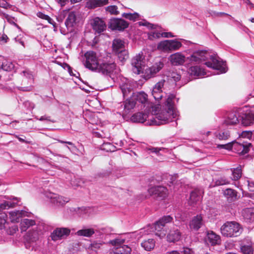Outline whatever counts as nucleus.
Listing matches in <instances>:
<instances>
[{"label": "nucleus", "instance_id": "nucleus-1", "mask_svg": "<svg viewBox=\"0 0 254 254\" xmlns=\"http://www.w3.org/2000/svg\"><path fill=\"white\" fill-rule=\"evenodd\" d=\"M175 96L169 94L164 103L163 109L157 114L155 118L151 121L153 125H160L173 122V119L179 116V112L174 105Z\"/></svg>", "mask_w": 254, "mask_h": 254}, {"label": "nucleus", "instance_id": "nucleus-2", "mask_svg": "<svg viewBox=\"0 0 254 254\" xmlns=\"http://www.w3.org/2000/svg\"><path fill=\"white\" fill-rule=\"evenodd\" d=\"M221 234L226 237H236L242 233L240 225L235 221H227L220 228Z\"/></svg>", "mask_w": 254, "mask_h": 254}, {"label": "nucleus", "instance_id": "nucleus-3", "mask_svg": "<svg viewBox=\"0 0 254 254\" xmlns=\"http://www.w3.org/2000/svg\"><path fill=\"white\" fill-rule=\"evenodd\" d=\"M173 218L169 215L164 216L154 225L150 226L152 229L151 231L154 232L155 234L160 238L164 237L166 234V231L164 227L166 223L171 222Z\"/></svg>", "mask_w": 254, "mask_h": 254}, {"label": "nucleus", "instance_id": "nucleus-4", "mask_svg": "<svg viewBox=\"0 0 254 254\" xmlns=\"http://www.w3.org/2000/svg\"><path fill=\"white\" fill-rule=\"evenodd\" d=\"M250 146H251V143L244 144L236 141H233L225 144L218 145V147L219 148H224L228 150L234 149L239 154H245L249 151V147Z\"/></svg>", "mask_w": 254, "mask_h": 254}, {"label": "nucleus", "instance_id": "nucleus-5", "mask_svg": "<svg viewBox=\"0 0 254 254\" xmlns=\"http://www.w3.org/2000/svg\"><path fill=\"white\" fill-rule=\"evenodd\" d=\"M182 46V43L176 39L167 40L160 42L158 44L157 48L163 52H170L178 50Z\"/></svg>", "mask_w": 254, "mask_h": 254}, {"label": "nucleus", "instance_id": "nucleus-6", "mask_svg": "<svg viewBox=\"0 0 254 254\" xmlns=\"http://www.w3.org/2000/svg\"><path fill=\"white\" fill-rule=\"evenodd\" d=\"M86 61L85 66L91 70L96 71L100 63L96 54L93 51L87 52L84 55Z\"/></svg>", "mask_w": 254, "mask_h": 254}, {"label": "nucleus", "instance_id": "nucleus-7", "mask_svg": "<svg viewBox=\"0 0 254 254\" xmlns=\"http://www.w3.org/2000/svg\"><path fill=\"white\" fill-rule=\"evenodd\" d=\"M131 64L133 73L136 74L142 73L145 64L143 54H138L134 56L131 59Z\"/></svg>", "mask_w": 254, "mask_h": 254}, {"label": "nucleus", "instance_id": "nucleus-8", "mask_svg": "<svg viewBox=\"0 0 254 254\" xmlns=\"http://www.w3.org/2000/svg\"><path fill=\"white\" fill-rule=\"evenodd\" d=\"M115 67L116 64L114 62L104 60L102 63H100L96 72L108 75L113 72Z\"/></svg>", "mask_w": 254, "mask_h": 254}, {"label": "nucleus", "instance_id": "nucleus-9", "mask_svg": "<svg viewBox=\"0 0 254 254\" xmlns=\"http://www.w3.org/2000/svg\"><path fill=\"white\" fill-rule=\"evenodd\" d=\"M211 62H207L205 64L209 67L219 70L221 73L227 71L226 64L223 61H220L217 57L211 56Z\"/></svg>", "mask_w": 254, "mask_h": 254}, {"label": "nucleus", "instance_id": "nucleus-10", "mask_svg": "<svg viewBox=\"0 0 254 254\" xmlns=\"http://www.w3.org/2000/svg\"><path fill=\"white\" fill-rule=\"evenodd\" d=\"M44 231V226L42 224H39L35 229L28 231L27 233V239L30 242H36L43 234Z\"/></svg>", "mask_w": 254, "mask_h": 254}, {"label": "nucleus", "instance_id": "nucleus-11", "mask_svg": "<svg viewBox=\"0 0 254 254\" xmlns=\"http://www.w3.org/2000/svg\"><path fill=\"white\" fill-rule=\"evenodd\" d=\"M149 194L154 198L163 199L168 194L167 189L163 186H156L151 187L148 190Z\"/></svg>", "mask_w": 254, "mask_h": 254}, {"label": "nucleus", "instance_id": "nucleus-12", "mask_svg": "<svg viewBox=\"0 0 254 254\" xmlns=\"http://www.w3.org/2000/svg\"><path fill=\"white\" fill-rule=\"evenodd\" d=\"M128 23L123 19H111L109 22V27L112 30H123L128 27Z\"/></svg>", "mask_w": 254, "mask_h": 254}, {"label": "nucleus", "instance_id": "nucleus-13", "mask_svg": "<svg viewBox=\"0 0 254 254\" xmlns=\"http://www.w3.org/2000/svg\"><path fill=\"white\" fill-rule=\"evenodd\" d=\"M93 29L96 33H101L106 28V24L102 19L96 17L93 18L91 22Z\"/></svg>", "mask_w": 254, "mask_h": 254}, {"label": "nucleus", "instance_id": "nucleus-14", "mask_svg": "<svg viewBox=\"0 0 254 254\" xmlns=\"http://www.w3.org/2000/svg\"><path fill=\"white\" fill-rule=\"evenodd\" d=\"M165 82V80L164 79L160 80L154 86L152 89V95L157 101L160 100L163 96L162 88Z\"/></svg>", "mask_w": 254, "mask_h": 254}, {"label": "nucleus", "instance_id": "nucleus-15", "mask_svg": "<svg viewBox=\"0 0 254 254\" xmlns=\"http://www.w3.org/2000/svg\"><path fill=\"white\" fill-rule=\"evenodd\" d=\"M70 232V230L67 228H57L51 234V237L52 240L56 241L58 240L62 239L69 235Z\"/></svg>", "mask_w": 254, "mask_h": 254}, {"label": "nucleus", "instance_id": "nucleus-16", "mask_svg": "<svg viewBox=\"0 0 254 254\" xmlns=\"http://www.w3.org/2000/svg\"><path fill=\"white\" fill-rule=\"evenodd\" d=\"M208 53L205 51H197L194 52L188 59L191 62L199 63L208 59Z\"/></svg>", "mask_w": 254, "mask_h": 254}, {"label": "nucleus", "instance_id": "nucleus-17", "mask_svg": "<svg viewBox=\"0 0 254 254\" xmlns=\"http://www.w3.org/2000/svg\"><path fill=\"white\" fill-rule=\"evenodd\" d=\"M31 213L24 210H14L9 212V218L12 223H17L21 218L24 216L29 217Z\"/></svg>", "mask_w": 254, "mask_h": 254}, {"label": "nucleus", "instance_id": "nucleus-18", "mask_svg": "<svg viewBox=\"0 0 254 254\" xmlns=\"http://www.w3.org/2000/svg\"><path fill=\"white\" fill-rule=\"evenodd\" d=\"M52 203L57 206H63L69 201V198L56 193H50L48 195Z\"/></svg>", "mask_w": 254, "mask_h": 254}, {"label": "nucleus", "instance_id": "nucleus-19", "mask_svg": "<svg viewBox=\"0 0 254 254\" xmlns=\"http://www.w3.org/2000/svg\"><path fill=\"white\" fill-rule=\"evenodd\" d=\"M76 15L74 12H69L68 16L65 21L64 24L67 28V31H62V33L64 34L71 32L72 30V27L75 23Z\"/></svg>", "mask_w": 254, "mask_h": 254}, {"label": "nucleus", "instance_id": "nucleus-20", "mask_svg": "<svg viewBox=\"0 0 254 254\" xmlns=\"http://www.w3.org/2000/svg\"><path fill=\"white\" fill-rule=\"evenodd\" d=\"M169 60L172 64L174 65H182L185 63L186 58L181 53H176L171 55L169 57Z\"/></svg>", "mask_w": 254, "mask_h": 254}, {"label": "nucleus", "instance_id": "nucleus-21", "mask_svg": "<svg viewBox=\"0 0 254 254\" xmlns=\"http://www.w3.org/2000/svg\"><path fill=\"white\" fill-rule=\"evenodd\" d=\"M164 64L162 62H159L156 63L152 66L146 68L145 70V73L147 78H150L154 76L157 72H158L163 67Z\"/></svg>", "mask_w": 254, "mask_h": 254}, {"label": "nucleus", "instance_id": "nucleus-22", "mask_svg": "<svg viewBox=\"0 0 254 254\" xmlns=\"http://www.w3.org/2000/svg\"><path fill=\"white\" fill-rule=\"evenodd\" d=\"M239 114L236 112L229 113L227 118L224 121V123L227 125H234L239 123L240 119Z\"/></svg>", "mask_w": 254, "mask_h": 254}, {"label": "nucleus", "instance_id": "nucleus-23", "mask_svg": "<svg viewBox=\"0 0 254 254\" xmlns=\"http://www.w3.org/2000/svg\"><path fill=\"white\" fill-rule=\"evenodd\" d=\"M240 120L244 126H251L254 124V113L249 112L244 114L241 116Z\"/></svg>", "mask_w": 254, "mask_h": 254}, {"label": "nucleus", "instance_id": "nucleus-24", "mask_svg": "<svg viewBox=\"0 0 254 254\" xmlns=\"http://www.w3.org/2000/svg\"><path fill=\"white\" fill-rule=\"evenodd\" d=\"M181 238V233L178 229H173L170 231L167 235V241L171 243L179 241Z\"/></svg>", "mask_w": 254, "mask_h": 254}, {"label": "nucleus", "instance_id": "nucleus-25", "mask_svg": "<svg viewBox=\"0 0 254 254\" xmlns=\"http://www.w3.org/2000/svg\"><path fill=\"white\" fill-rule=\"evenodd\" d=\"M108 3L109 0H90L86 2V7L90 9H94Z\"/></svg>", "mask_w": 254, "mask_h": 254}, {"label": "nucleus", "instance_id": "nucleus-26", "mask_svg": "<svg viewBox=\"0 0 254 254\" xmlns=\"http://www.w3.org/2000/svg\"><path fill=\"white\" fill-rule=\"evenodd\" d=\"M206 241L211 245H219L220 243V237L213 231L208 232Z\"/></svg>", "mask_w": 254, "mask_h": 254}, {"label": "nucleus", "instance_id": "nucleus-27", "mask_svg": "<svg viewBox=\"0 0 254 254\" xmlns=\"http://www.w3.org/2000/svg\"><path fill=\"white\" fill-rule=\"evenodd\" d=\"M36 224V221L34 219L23 218L21 220L20 229L22 232H25L30 227L33 226Z\"/></svg>", "mask_w": 254, "mask_h": 254}, {"label": "nucleus", "instance_id": "nucleus-28", "mask_svg": "<svg viewBox=\"0 0 254 254\" xmlns=\"http://www.w3.org/2000/svg\"><path fill=\"white\" fill-rule=\"evenodd\" d=\"M19 198L17 197H13L12 199L7 201H4L0 203V210L8 209L11 207H14L17 205H19Z\"/></svg>", "mask_w": 254, "mask_h": 254}, {"label": "nucleus", "instance_id": "nucleus-29", "mask_svg": "<svg viewBox=\"0 0 254 254\" xmlns=\"http://www.w3.org/2000/svg\"><path fill=\"white\" fill-rule=\"evenodd\" d=\"M242 213L246 221L250 222L254 221V207L245 208Z\"/></svg>", "mask_w": 254, "mask_h": 254}, {"label": "nucleus", "instance_id": "nucleus-30", "mask_svg": "<svg viewBox=\"0 0 254 254\" xmlns=\"http://www.w3.org/2000/svg\"><path fill=\"white\" fill-rule=\"evenodd\" d=\"M203 225L202 217L201 215L195 216L190 222V228L194 230H198Z\"/></svg>", "mask_w": 254, "mask_h": 254}, {"label": "nucleus", "instance_id": "nucleus-31", "mask_svg": "<svg viewBox=\"0 0 254 254\" xmlns=\"http://www.w3.org/2000/svg\"><path fill=\"white\" fill-rule=\"evenodd\" d=\"M135 102L144 104L147 102V95L144 92L134 93L132 96Z\"/></svg>", "mask_w": 254, "mask_h": 254}, {"label": "nucleus", "instance_id": "nucleus-32", "mask_svg": "<svg viewBox=\"0 0 254 254\" xmlns=\"http://www.w3.org/2000/svg\"><path fill=\"white\" fill-rule=\"evenodd\" d=\"M240 249L244 254H253L254 249L251 242H246L243 241L241 244Z\"/></svg>", "mask_w": 254, "mask_h": 254}, {"label": "nucleus", "instance_id": "nucleus-33", "mask_svg": "<svg viewBox=\"0 0 254 254\" xmlns=\"http://www.w3.org/2000/svg\"><path fill=\"white\" fill-rule=\"evenodd\" d=\"M113 50L115 53L123 51L125 49V42L119 39H115L112 44Z\"/></svg>", "mask_w": 254, "mask_h": 254}, {"label": "nucleus", "instance_id": "nucleus-34", "mask_svg": "<svg viewBox=\"0 0 254 254\" xmlns=\"http://www.w3.org/2000/svg\"><path fill=\"white\" fill-rule=\"evenodd\" d=\"M148 116L146 114L138 112L134 114L131 117V120L133 122L144 123Z\"/></svg>", "mask_w": 254, "mask_h": 254}, {"label": "nucleus", "instance_id": "nucleus-35", "mask_svg": "<svg viewBox=\"0 0 254 254\" xmlns=\"http://www.w3.org/2000/svg\"><path fill=\"white\" fill-rule=\"evenodd\" d=\"M95 233V231L93 228H84L76 232V235L78 236H83L90 237Z\"/></svg>", "mask_w": 254, "mask_h": 254}, {"label": "nucleus", "instance_id": "nucleus-36", "mask_svg": "<svg viewBox=\"0 0 254 254\" xmlns=\"http://www.w3.org/2000/svg\"><path fill=\"white\" fill-rule=\"evenodd\" d=\"M131 249L127 245H123L115 249V254H130Z\"/></svg>", "mask_w": 254, "mask_h": 254}, {"label": "nucleus", "instance_id": "nucleus-37", "mask_svg": "<svg viewBox=\"0 0 254 254\" xmlns=\"http://www.w3.org/2000/svg\"><path fill=\"white\" fill-rule=\"evenodd\" d=\"M189 73L191 75L199 76L204 75V71L198 66H193L189 69Z\"/></svg>", "mask_w": 254, "mask_h": 254}, {"label": "nucleus", "instance_id": "nucleus-38", "mask_svg": "<svg viewBox=\"0 0 254 254\" xmlns=\"http://www.w3.org/2000/svg\"><path fill=\"white\" fill-rule=\"evenodd\" d=\"M155 242L152 239H149L141 243V245L146 251H150L155 247Z\"/></svg>", "mask_w": 254, "mask_h": 254}, {"label": "nucleus", "instance_id": "nucleus-39", "mask_svg": "<svg viewBox=\"0 0 254 254\" xmlns=\"http://www.w3.org/2000/svg\"><path fill=\"white\" fill-rule=\"evenodd\" d=\"M120 88L124 97L127 96L128 94L132 90L131 86L128 82H127V79H126V82L125 83H123L120 85Z\"/></svg>", "mask_w": 254, "mask_h": 254}, {"label": "nucleus", "instance_id": "nucleus-40", "mask_svg": "<svg viewBox=\"0 0 254 254\" xmlns=\"http://www.w3.org/2000/svg\"><path fill=\"white\" fill-rule=\"evenodd\" d=\"M224 194L227 197L229 201H233L236 199L237 192L234 190L227 189L225 190Z\"/></svg>", "mask_w": 254, "mask_h": 254}, {"label": "nucleus", "instance_id": "nucleus-41", "mask_svg": "<svg viewBox=\"0 0 254 254\" xmlns=\"http://www.w3.org/2000/svg\"><path fill=\"white\" fill-rule=\"evenodd\" d=\"M232 172V180L234 181L238 180L242 176V168L241 166L235 169H231Z\"/></svg>", "mask_w": 254, "mask_h": 254}, {"label": "nucleus", "instance_id": "nucleus-42", "mask_svg": "<svg viewBox=\"0 0 254 254\" xmlns=\"http://www.w3.org/2000/svg\"><path fill=\"white\" fill-rule=\"evenodd\" d=\"M200 191L198 190H194L191 191L190 194V201L192 203L198 201L200 198Z\"/></svg>", "mask_w": 254, "mask_h": 254}, {"label": "nucleus", "instance_id": "nucleus-43", "mask_svg": "<svg viewBox=\"0 0 254 254\" xmlns=\"http://www.w3.org/2000/svg\"><path fill=\"white\" fill-rule=\"evenodd\" d=\"M136 104V102H135L134 100H133V97H131L130 99L127 100L125 102V109H126L127 110H130L133 109L135 107Z\"/></svg>", "mask_w": 254, "mask_h": 254}, {"label": "nucleus", "instance_id": "nucleus-44", "mask_svg": "<svg viewBox=\"0 0 254 254\" xmlns=\"http://www.w3.org/2000/svg\"><path fill=\"white\" fill-rule=\"evenodd\" d=\"M104 243L100 241H95L91 243L89 247L92 251H97L103 246Z\"/></svg>", "mask_w": 254, "mask_h": 254}, {"label": "nucleus", "instance_id": "nucleus-45", "mask_svg": "<svg viewBox=\"0 0 254 254\" xmlns=\"http://www.w3.org/2000/svg\"><path fill=\"white\" fill-rule=\"evenodd\" d=\"M0 67L4 70L10 71L13 69L14 65L12 63L5 61L0 64Z\"/></svg>", "mask_w": 254, "mask_h": 254}, {"label": "nucleus", "instance_id": "nucleus-46", "mask_svg": "<svg viewBox=\"0 0 254 254\" xmlns=\"http://www.w3.org/2000/svg\"><path fill=\"white\" fill-rule=\"evenodd\" d=\"M122 16L126 19L135 21L138 18L139 14L137 13H124L122 14Z\"/></svg>", "mask_w": 254, "mask_h": 254}, {"label": "nucleus", "instance_id": "nucleus-47", "mask_svg": "<svg viewBox=\"0 0 254 254\" xmlns=\"http://www.w3.org/2000/svg\"><path fill=\"white\" fill-rule=\"evenodd\" d=\"M37 16L39 18L47 20L49 23L52 24L54 26H55V22L48 15H46L41 12H38L37 13Z\"/></svg>", "mask_w": 254, "mask_h": 254}, {"label": "nucleus", "instance_id": "nucleus-48", "mask_svg": "<svg viewBox=\"0 0 254 254\" xmlns=\"http://www.w3.org/2000/svg\"><path fill=\"white\" fill-rule=\"evenodd\" d=\"M118 9V7L116 5H110L106 7V11L113 15L119 14V11Z\"/></svg>", "mask_w": 254, "mask_h": 254}, {"label": "nucleus", "instance_id": "nucleus-49", "mask_svg": "<svg viewBox=\"0 0 254 254\" xmlns=\"http://www.w3.org/2000/svg\"><path fill=\"white\" fill-rule=\"evenodd\" d=\"M125 242L124 239L118 238L114 240H111L109 242L110 244L112 245L116 246L117 247H121Z\"/></svg>", "mask_w": 254, "mask_h": 254}, {"label": "nucleus", "instance_id": "nucleus-50", "mask_svg": "<svg viewBox=\"0 0 254 254\" xmlns=\"http://www.w3.org/2000/svg\"><path fill=\"white\" fill-rule=\"evenodd\" d=\"M161 37V33L157 31H151L148 34V38L150 40L159 39Z\"/></svg>", "mask_w": 254, "mask_h": 254}, {"label": "nucleus", "instance_id": "nucleus-51", "mask_svg": "<svg viewBox=\"0 0 254 254\" xmlns=\"http://www.w3.org/2000/svg\"><path fill=\"white\" fill-rule=\"evenodd\" d=\"M115 54L117 55L118 57L121 62H123L127 59L128 57L127 52L126 50H123V51H120L119 53H116Z\"/></svg>", "mask_w": 254, "mask_h": 254}, {"label": "nucleus", "instance_id": "nucleus-52", "mask_svg": "<svg viewBox=\"0 0 254 254\" xmlns=\"http://www.w3.org/2000/svg\"><path fill=\"white\" fill-rule=\"evenodd\" d=\"M6 214L5 213H0V229L4 228L6 223Z\"/></svg>", "mask_w": 254, "mask_h": 254}, {"label": "nucleus", "instance_id": "nucleus-53", "mask_svg": "<svg viewBox=\"0 0 254 254\" xmlns=\"http://www.w3.org/2000/svg\"><path fill=\"white\" fill-rule=\"evenodd\" d=\"M229 136L230 134L228 131H224L219 133L217 137L220 140H226L228 139Z\"/></svg>", "mask_w": 254, "mask_h": 254}, {"label": "nucleus", "instance_id": "nucleus-54", "mask_svg": "<svg viewBox=\"0 0 254 254\" xmlns=\"http://www.w3.org/2000/svg\"><path fill=\"white\" fill-rule=\"evenodd\" d=\"M217 185H224L230 183V181L224 178L219 179L216 182Z\"/></svg>", "mask_w": 254, "mask_h": 254}, {"label": "nucleus", "instance_id": "nucleus-55", "mask_svg": "<svg viewBox=\"0 0 254 254\" xmlns=\"http://www.w3.org/2000/svg\"><path fill=\"white\" fill-rule=\"evenodd\" d=\"M139 25H142V26H145L148 27L150 29H155L156 26L154 24H152L151 23H150L147 21H144V22H139Z\"/></svg>", "mask_w": 254, "mask_h": 254}, {"label": "nucleus", "instance_id": "nucleus-56", "mask_svg": "<svg viewBox=\"0 0 254 254\" xmlns=\"http://www.w3.org/2000/svg\"><path fill=\"white\" fill-rule=\"evenodd\" d=\"M252 132L251 131H244L241 134L242 138H250L252 137Z\"/></svg>", "mask_w": 254, "mask_h": 254}, {"label": "nucleus", "instance_id": "nucleus-57", "mask_svg": "<svg viewBox=\"0 0 254 254\" xmlns=\"http://www.w3.org/2000/svg\"><path fill=\"white\" fill-rule=\"evenodd\" d=\"M170 76L171 77V78H172L173 79V80L175 81H179L181 78L180 74H178L177 73L174 72H173L171 73V75H170Z\"/></svg>", "mask_w": 254, "mask_h": 254}, {"label": "nucleus", "instance_id": "nucleus-58", "mask_svg": "<svg viewBox=\"0 0 254 254\" xmlns=\"http://www.w3.org/2000/svg\"><path fill=\"white\" fill-rule=\"evenodd\" d=\"M149 150L151 151V152L155 153L156 154L159 155L160 151L161 150H165L166 149L164 148H155V147H152L148 149Z\"/></svg>", "mask_w": 254, "mask_h": 254}, {"label": "nucleus", "instance_id": "nucleus-59", "mask_svg": "<svg viewBox=\"0 0 254 254\" xmlns=\"http://www.w3.org/2000/svg\"><path fill=\"white\" fill-rule=\"evenodd\" d=\"M182 253H183V254H193V252L190 248L185 247L183 248Z\"/></svg>", "mask_w": 254, "mask_h": 254}, {"label": "nucleus", "instance_id": "nucleus-60", "mask_svg": "<svg viewBox=\"0 0 254 254\" xmlns=\"http://www.w3.org/2000/svg\"><path fill=\"white\" fill-rule=\"evenodd\" d=\"M18 89L23 91H30L32 90V87L31 86L26 87H19Z\"/></svg>", "mask_w": 254, "mask_h": 254}, {"label": "nucleus", "instance_id": "nucleus-61", "mask_svg": "<svg viewBox=\"0 0 254 254\" xmlns=\"http://www.w3.org/2000/svg\"><path fill=\"white\" fill-rule=\"evenodd\" d=\"M103 147L104 149H107V151H112L111 147H113V146L110 143H104Z\"/></svg>", "mask_w": 254, "mask_h": 254}, {"label": "nucleus", "instance_id": "nucleus-62", "mask_svg": "<svg viewBox=\"0 0 254 254\" xmlns=\"http://www.w3.org/2000/svg\"><path fill=\"white\" fill-rule=\"evenodd\" d=\"M162 37L165 38L174 37V36L171 32H163L161 33Z\"/></svg>", "mask_w": 254, "mask_h": 254}, {"label": "nucleus", "instance_id": "nucleus-63", "mask_svg": "<svg viewBox=\"0 0 254 254\" xmlns=\"http://www.w3.org/2000/svg\"><path fill=\"white\" fill-rule=\"evenodd\" d=\"M8 37L6 35L3 34L2 35V36L0 37V41L1 42H2L3 43H5L7 42V40H8Z\"/></svg>", "mask_w": 254, "mask_h": 254}, {"label": "nucleus", "instance_id": "nucleus-64", "mask_svg": "<svg viewBox=\"0 0 254 254\" xmlns=\"http://www.w3.org/2000/svg\"><path fill=\"white\" fill-rule=\"evenodd\" d=\"M8 3L4 0H0V7L7 8Z\"/></svg>", "mask_w": 254, "mask_h": 254}]
</instances>
